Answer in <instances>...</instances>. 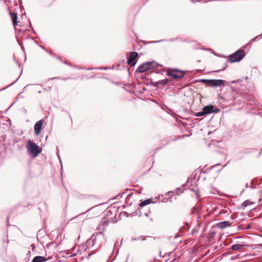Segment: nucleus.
I'll list each match as a JSON object with an SVG mask.
<instances>
[{
    "label": "nucleus",
    "mask_w": 262,
    "mask_h": 262,
    "mask_svg": "<svg viewBox=\"0 0 262 262\" xmlns=\"http://www.w3.org/2000/svg\"><path fill=\"white\" fill-rule=\"evenodd\" d=\"M61 171L62 170V165H61Z\"/></svg>",
    "instance_id": "obj_22"
},
{
    "label": "nucleus",
    "mask_w": 262,
    "mask_h": 262,
    "mask_svg": "<svg viewBox=\"0 0 262 262\" xmlns=\"http://www.w3.org/2000/svg\"><path fill=\"white\" fill-rule=\"evenodd\" d=\"M47 260V258L43 256H37L33 258L32 262H44Z\"/></svg>",
    "instance_id": "obj_11"
},
{
    "label": "nucleus",
    "mask_w": 262,
    "mask_h": 262,
    "mask_svg": "<svg viewBox=\"0 0 262 262\" xmlns=\"http://www.w3.org/2000/svg\"><path fill=\"white\" fill-rule=\"evenodd\" d=\"M26 147L29 153L34 157H37L41 151V148L30 140L27 141Z\"/></svg>",
    "instance_id": "obj_1"
},
{
    "label": "nucleus",
    "mask_w": 262,
    "mask_h": 262,
    "mask_svg": "<svg viewBox=\"0 0 262 262\" xmlns=\"http://www.w3.org/2000/svg\"><path fill=\"white\" fill-rule=\"evenodd\" d=\"M243 247L241 244H235L231 246V249L233 250H239Z\"/></svg>",
    "instance_id": "obj_13"
},
{
    "label": "nucleus",
    "mask_w": 262,
    "mask_h": 262,
    "mask_svg": "<svg viewBox=\"0 0 262 262\" xmlns=\"http://www.w3.org/2000/svg\"><path fill=\"white\" fill-rule=\"evenodd\" d=\"M230 226L231 223L228 221L221 222L215 225V226L220 229H224L227 227H230Z\"/></svg>",
    "instance_id": "obj_9"
},
{
    "label": "nucleus",
    "mask_w": 262,
    "mask_h": 262,
    "mask_svg": "<svg viewBox=\"0 0 262 262\" xmlns=\"http://www.w3.org/2000/svg\"><path fill=\"white\" fill-rule=\"evenodd\" d=\"M168 82V79H164V80H159V81H158L157 83V84H158L165 85V84H166Z\"/></svg>",
    "instance_id": "obj_16"
},
{
    "label": "nucleus",
    "mask_w": 262,
    "mask_h": 262,
    "mask_svg": "<svg viewBox=\"0 0 262 262\" xmlns=\"http://www.w3.org/2000/svg\"><path fill=\"white\" fill-rule=\"evenodd\" d=\"M42 125V120L38 121L35 123L34 125V132L36 135H38L40 134Z\"/></svg>",
    "instance_id": "obj_8"
},
{
    "label": "nucleus",
    "mask_w": 262,
    "mask_h": 262,
    "mask_svg": "<svg viewBox=\"0 0 262 262\" xmlns=\"http://www.w3.org/2000/svg\"><path fill=\"white\" fill-rule=\"evenodd\" d=\"M205 115H206V114L205 113V112L203 110H202V111L198 112L196 114V116H198V117L203 116Z\"/></svg>",
    "instance_id": "obj_17"
},
{
    "label": "nucleus",
    "mask_w": 262,
    "mask_h": 262,
    "mask_svg": "<svg viewBox=\"0 0 262 262\" xmlns=\"http://www.w3.org/2000/svg\"><path fill=\"white\" fill-rule=\"evenodd\" d=\"M202 81L209 86H219L223 84L224 81L220 79H203Z\"/></svg>",
    "instance_id": "obj_4"
},
{
    "label": "nucleus",
    "mask_w": 262,
    "mask_h": 262,
    "mask_svg": "<svg viewBox=\"0 0 262 262\" xmlns=\"http://www.w3.org/2000/svg\"><path fill=\"white\" fill-rule=\"evenodd\" d=\"M150 202H151V201L150 200H146L141 202L140 203L139 205H140V206L142 207V206H144L149 204Z\"/></svg>",
    "instance_id": "obj_15"
},
{
    "label": "nucleus",
    "mask_w": 262,
    "mask_h": 262,
    "mask_svg": "<svg viewBox=\"0 0 262 262\" xmlns=\"http://www.w3.org/2000/svg\"><path fill=\"white\" fill-rule=\"evenodd\" d=\"M215 234L216 232L214 231L210 230L209 232V236L210 238H212Z\"/></svg>",
    "instance_id": "obj_18"
},
{
    "label": "nucleus",
    "mask_w": 262,
    "mask_h": 262,
    "mask_svg": "<svg viewBox=\"0 0 262 262\" xmlns=\"http://www.w3.org/2000/svg\"><path fill=\"white\" fill-rule=\"evenodd\" d=\"M173 192H171V191H169V192H168L167 193H166V195H167L169 197H171L172 196V194Z\"/></svg>",
    "instance_id": "obj_20"
},
{
    "label": "nucleus",
    "mask_w": 262,
    "mask_h": 262,
    "mask_svg": "<svg viewBox=\"0 0 262 262\" xmlns=\"http://www.w3.org/2000/svg\"><path fill=\"white\" fill-rule=\"evenodd\" d=\"M245 56V53L243 50H239L228 57L231 62H238L242 59Z\"/></svg>",
    "instance_id": "obj_2"
},
{
    "label": "nucleus",
    "mask_w": 262,
    "mask_h": 262,
    "mask_svg": "<svg viewBox=\"0 0 262 262\" xmlns=\"http://www.w3.org/2000/svg\"><path fill=\"white\" fill-rule=\"evenodd\" d=\"M156 63L155 62H147L140 65L138 68V71L139 73H143L149 70L150 69L156 68Z\"/></svg>",
    "instance_id": "obj_3"
},
{
    "label": "nucleus",
    "mask_w": 262,
    "mask_h": 262,
    "mask_svg": "<svg viewBox=\"0 0 262 262\" xmlns=\"http://www.w3.org/2000/svg\"><path fill=\"white\" fill-rule=\"evenodd\" d=\"M181 190H182V189H181V188H178V189H177V192H176V194H177L179 193V191H181Z\"/></svg>",
    "instance_id": "obj_21"
},
{
    "label": "nucleus",
    "mask_w": 262,
    "mask_h": 262,
    "mask_svg": "<svg viewBox=\"0 0 262 262\" xmlns=\"http://www.w3.org/2000/svg\"><path fill=\"white\" fill-rule=\"evenodd\" d=\"M167 75L177 79L182 78L184 74L182 71H179L177 69H169L167 71Z\"/></svg>",
    "instance_id": "obj_5"
},
{
    "label": "nucleus",
    "mask_w": 262,
    "mask_h": 262,
    "mask_svg": "<svg viewBox=\"0 0 262 262\" xmlns=\"http://www.w3.org/2000/svg\"><path fill=\"white\" fill-rule=\"evenodd\" d=\"M138 54L135 52H132L130 53L129 57L127 59V63L130 66H134L137 62Z\"/></svg>",
    "instance_id": "obj_6"
},
{
    "label": "nucleus",
    "mask_w": 262,
    "mask_h": 262,
    "mask_svg": "<svg viewBox=\"0 0 262 262\" xmlns=\"http://www.w3.org/2000/svg\"><path fill=\"white\" fill-rule=\"evenodd\" d=\"M254 203L253 202H251L249 200H246L244 202V203L242 204L243 207H247L249 205H250L251 204H253Z\"/></svg>",
    "instance_id": "obj_14"
},
{
    "label": "nucleus",
    "mask_w": 262,
    "mask_h": 262,
    "mask_svg": "<svg viewBox=\"0 0 262 262\" xmlns=\"http://www.w3.org/2000/svg\"><path fill=\"white\" fill-rule=\"evenodd\" d=\"M108 225V221H104L103 222L102 225L104 227H106Z\"/></svg>",
    "instance_id": "obj_19"
},
{
    "label": "nucleus",
    "mask_w": 262,
    "mask_h": 262,
    "mask_svg": "<svg viewBox=\"0 0 262 262\" xmlns=\"http://www.w3.org/2000/svg\"><path fill=\"white\" fill-rule=\"evenodd\" d=\"M10 15L11 16L13 26L14 27L17 26V23H18V22L17 21V14L15 12H10Z\"/></svg>",
    "instance_id": "obj_10"
},
{
    "label": "nucleus",
    "mask_w": 262,
    "mask_h": 262,
    "mask_svg": "<svg viewBox=\"0 0 262 262\" xmlns=\"http://www.w3.org/2000/svg\"><path fill=\"white\" fill-rule=\"evenodd\" d=\"M204 111L205 112V113L206 115L208 114H211L213 112H218L219 111V108H217L216 110L214 109V106L212 105H209L204 106L203 108Z\"/></svg>",
    "instance_id": "obj_7"
},
{
    "label": "nucleus",
    "mask_w": 262,
    "mask_h": 262,
    "mask_svg": "<svg viewBox=\"0 0 262 262\" xmlns=\"http://www.w3.org/2000/svg\"><path fill=\"white\" fill-rule=\"evenodd\" d=\"M96 240V236H95L93 235L91 239H90L86 241V244L88 246L94 245L95 244Z\"/></svg>",
    "instance_id": "obj_12"
}]
</instances>
